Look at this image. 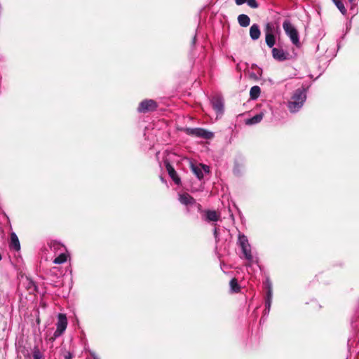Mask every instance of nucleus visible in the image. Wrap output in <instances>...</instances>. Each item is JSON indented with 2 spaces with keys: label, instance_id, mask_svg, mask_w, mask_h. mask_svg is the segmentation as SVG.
Wrapping results in <instances>:
<instances>
[{
  "label": "nucleus",
  "instance_id": "nucleus-16",
  "mask_svg": "<svg viewBox=\"0 0 359 359\" xmlns=\"http://www.w3.org/2000/svg\"><path fill=\"white\" fill-rule=\"evenodd\" d=\"M191 168L194 175L197 177L198 180H201L203 178V172L200 164L198 165H195L194 164L191 165Z\"/></svg>",
  "mask_w": 359,
  "mask_h": 359
},
{
  "label": "nucleus",
  "instance_id": "nucleus-14",
  "mask_svg": "<svg viewBox=\"0 0 359 359\" xmlns=\"http://www.w3.org/2000/svg\"><path fill=\"white\" fill-rule=\"evenodd\" d=\"M241 249H242V252L245 256V258L249 261L250 262L252 263L254 262H257V260H255L254 259V257L251 253V246L249 245V246H245V247H241Z\"/></svg>",
  "mask_w": 359,
  "mask_h": 359
},
{
  "label": "nucleus",
  "instance_id": "nucleus-20",
  "mask_svg": "<svg viewBox=\"0 0 359 359\" xmlns=\"http://www.w3.org/2000/svg\"><path fill=\"white\" fill-rule=\"evenodd\" d=\"M230 289L232 292H240L241 287L239 286L238 281L236 278H232L229 283Z\"/></svg>",
  "mask_w": 359,
  "mask_h": 359
},
{
  "label": "nucleus",
  "instance_id": "nucleus-13",
  "mask_svg": "<svg viewBox=\"0 0 359 359\" xmlns=\"http://www.w3.org/2000/svg\"><path fill=\"white\" fill-rule=\"evenodd\" d=\"M10 248L14 249L16 251H18L20 249V241L15 233H12L11 235Z\"/></svg>",
  "mask_w": 359,
  "mask_h": 359
},
{
  "label": "nucleus",
  "instance_id": "nucleus-12",
  "mask_svg": "<svg viewBox=\"0 0 359 359\" xmlns=\"http://www.w3.org/2000/svg\"><path fill=\"white\" fill-rule=\"evenodd\" d=\"M49 246L50 248V250L54 252H57L58 251L62 252L66 250L65 247L62 243L56 241H50V243H49Z\"/></svg>",
  "mask_w": 359,
  "mask_h": 359
},
{
  "label": "nucleus",
  "instance_id": "nucleus-36",
  "mask_svg": "<svg viewBox=\"0 0 359 359\" xmlns=\"http://www.w3.org/2000/svg\"><path fill=\"white\" fill-rule=\"evenodd\" d=\"M236 68H237L238 70H241L239 65H237Z\"/></svg>",
  "mask_w": 359,
  "mask_h": 359
},
{
  "label": "nucleus",
  "instance_id": "nucleus-23",
  "mask_svg": "<svg viewBox=\"0 0 359 359\" xmlns=\"http://www.w3.org/2000/svg\"><path fill=\"white\" fill-rule=\"evenodd\" d=\"M238 244L241 246V248L250 245L249 244L247 236H245L244 234L241 233L238 235Z\"/></svg>",
  "mask_w": 359,
  "mask_h": 359
},
{
  "label": "nucleus",
  "instance_id": "nucleus-2",
  "mask_svg": "<svg viewBox=\"0 0 359 359\" xmlns=\"http://www.w3.org/2000/svg\"><path fill=\"white\" fill-rule=\"evenodd\" d=\"M265 287L266 289V294L265 298V309L264 311L263 316L260 320V323L264 322L266 320V317L269 315L271 309V306L272 303L273 298V290H272V283L271 282L267 279L264 283Z\"/></svg>",
  "mask_w": 359,
  "mask_h": 359
},
{
  "label": "nucleus",
  "instance_id": "nucleus-1",
  "mask_svg": "<svg viewBox=\"0 0 359 359\" xmlns=\"http://www.w3.org/2000/svg\"><path fill=\"white\" fill-rule=\"evenodd\" d=\"M306 99L305 90L304 88L297 89L287 103L289 111L291 113L297 112L302 107Z\"/></svg>",
  "mask_w": 359,
  "mask_h": 359
},
{
  "label": "nucleus",
  "instance_id": "nucleus-21",
  "mask_svg": "<svg viewBox=\"0 0 359 359\" xmlns=\"http://www.w3.org/2000/svg\"><path fill=\"white\" fill-rule=\"evenodd\" d=\"M67 258L66 254L64 252H62L56 258H55L53 263L55 264H63L67 261Z\"/></svg>",
  "mask_w": 359,
  "mask_h": 359
},
{
  "label": "nucleus",
  "instance_id": "nucleus-10",
  "mask_svg": "<svg viewBox=\"0 0 359 359\" xmlns=\"http://www.w3.org/2000/svg\"><path fill=\"white\" fill-rule=\"evenodd\" d=\"M211 104L213 109L219 114H222L224 111V102L220 97H214L211 100Z\"/></svg>",
  "mask_w": 359,
  "mask_h": 359
},
{
  "label": "nucleus",
  "instance_id": "nucleus-37",
  "mask_svg": "<svg viewBox=\"0 0 359 359\" xmlns=\"http://www.w3.org/2000/svg\"><path fill=\"white\" fill-rule=\"evenodd\" d=\"M255 67H257L256 65H252V68H255Z\"/></svg>",
  "mask_w": 359,
  "mask_h": 359
},
{
  "label": "nucleus",
  "instance_id": "nucleus-6",
  "mask_svg": "<svg viewBox=\"0 0 359 359\" xmlns=\"http://www.w3.org/2000/svg\"><path fill=\"white\" fill-rule=\"evenodd\" d=\"M157 107V103L154 100H144L140 103L137 110L140 113H147L155 111Z\"/></svg>",
  "mask_w": 359,
  "mask_h": 359
},
{
  "label": "nucleus",
  "instance_id": "nucleus-26",
  "mask_svg": "<svg viewBox=\"0 0 359 359\" xmlns=\"http://www.w3.org/2000/svg\"><path fill=\"white\" fill-rule=\"evenodd\" d=\"M257 69H258V70H257V73H254V72L249 73V77L251 79H253L254 81H257L260 78V76H262V69L261 68H257Z\"/></svg>",
  "mask_w": 359,
  "mask_h": 359
},
{
  "label": "nucleus",
  "instance_id": "nucleus-3",
  "mask_svg": "<svg viewBox=\"0 0 359 359\" xmlns=\"http://www.w3.org/2000/svg\"><path fill=\"white\" fill-rule=\"evenodd\" d=\"M283 27L285 34L290 37L292 43L294 45L299 46V34L292 23L289 20H285L283 23Z\"/></svg>",
  "mask_w": 359,
  "mask_h": 359
},
{
  "label": "nucleus",
  "instance_id": "nucleus-32",
  "mask_svg": "<svg viewBox=\"0 0 359 359\" xmlns=\"http://www.w3.org/2000/svg\"><path fill=\"white\" fill-rule=\"evenodd\" d=\"M247 0H235V2L237 5H242L245 3H246Z\"/></svg>",
  "mask_w": 359,
  "mask_h": 359
},
{
  "label": "nucleus",
  "instance_id": "nucleus-25",
  "mask_svg": "<svg viewBox=\"0 0 359 359\" xmlns=\"http://www.w3.org/2000/svg\"><path fill=\"white\" fill-rule=\"evenodd\" d=\"M265 35L267 34H273L275 33V25L271 22H268L265 25L264 28Z\"/></svg>",
  "mask_w": 359,
  "mask_h": 359
},
{
  "label": "nucleus",
  "instance_id": "nucleus-22",
  "mask_svg": "<svg viewBox=\"0 0 359 359\" xmlns=\"http://www.w3.org/2000/svg\"><path fill=\"white\" fill-rule=\"evenodd\" d=\"M238 244L241 246V248L250 245L249 244L247 236H245L244 234L241 233L238 235Z\"/></svg>",
  "mask_w": 359,
  "mask_h": 359
},
{
  "label": "nucleus",
  "instance_id": "nucleus-34",
  "mask_svg": "<svg viewBox=\"0 0 359 359\" xmlns=\"http://www.w3.org/2000/svg\"><path fill=\"white\" fill-rule=\"evenodd\" d=\"M214 236H215V238L217 239V238L218 236V232H217V228H215V229H214Z\"/></svg>",
  "mask_w": 359,
  "mask_h": 359
},
{
  "label": "nucleus",
  "instance_id": "nucleus-8",
  "mask_svg": "<svg viewBox=\"0 0 359 359\" xmlns=\"http://www.w3.org/2000/svg\"><path fill=\"white\" fill-rule=\"evenodd\" d=\"M272 55L275 60L280 62H283L290 59L289 53L284 51L283 49H279L277 48H273Z\"/></svg>",
  "mask_w": 359,
  "mask_h": 359
},
{
  "label": "nucleus",
  "instance_id": "nucleus-39",
  "mask_svg": "<svg viewBox=\"0 0 359 359\" xmlns=\"http://www.w3.org/2000/svg\"><path fill=\"white\" fill-rule=\"evenodd\" d=\"M161 180L162 182H164V180H163V177H161Z\"/></svg>",
  "mask_w": 359,
  "mask_h": 359
},
{
  "label": "nucleus",
  "instance_id": "nucleus-15",
  "mask_svg": "<svg viewBox=\"0 0 359 359\" xmlns=\"http://www.w3.org/2000/svg\"><path fill=\"white\" fill-rule=\"evenodd\" d=\"M238 22L240 26L246 27L250 25V19L248 15L245 14H241L238 16Z\"/></svg>",
  "mask_w": 359,
  "mask_h": 359
},
{
  "label": "nucleus",
  "instance_id": "nucleus-9",
  "mask_svg": "<svg viewBox=\"0 0 359 359\" xmlns=\"http://www.w3.org/2000/svg\"><path fill=\"white\" fill-rule=\"evenodd\" d=\"M165 168L168 171V173L170 177L173 180V182L179 185L181 183V180L178 176L177 172L175 168L171 165V164L168 161H165Z\"/></svg>",
  "mask_w": 359,
  "mask_h": 359
},
{
  "label": "nucleus",
  "instance_id": "nucleus-27",
  "mask_svg": "<svg viewBox=\"0 0 359 359\" xmlns=\"http://www.w3.org/2000/svg\"><path fill=\"white\" fill-rule=\"evenodd\" d=\"M334 4L343 15L346 13V9L341 0H337Z\"/></svg>",
  "mask_w": 359,
  "mask_h": 359
},
{
  "label": "nucleus",
  "instance_id": "nucleus-31",
  "mask_svg": "<svg viewBox=\"0 0 359 359\" xmlns=\"http://www.w3.org/2000/svg\"><path fill=\"white\" fill-rule=\"evenodd\" d=\"M200 166L201 167L202 170H203V172H209L210 171V168H209V166L206 165H203V164H200Z\"/></svg>",
  "mask_w": 359,
  "mask_h": 359
},
{
  "label": "nucleus",
  "instance_id": "nucleus-4",
  "mask_svg": "<svg viewBox=\"0 0 359 359\" xmlns=\"http://www.w3.org/2000/svg\"><path fill=\"white\" fill-rule=\"evenodd\" d=\"M67 326V318L66 315L59 313L57 316V322L56 323V330L54 332L53 336L50 339L54 341L56 338L61 336L65 331Z\"/></svg>",
  "mask_w": 359,
  "mask_h": 359
},
{
  "label": "nucleus",
  "instance_id": "nucleus-33",
  "mask_svg": "<svg viewBox=\"0 0 359 359\" xmlns=\"http://www.w3.org/2000/svg\"><path fill=\"white\" fill-rule=\"evenodd\" d=\"M90 355H92V357H93V359H100V358H98V356H97L95 353H93V352H91V353H90Z\"/></svg>",
  "mask_w": 359,
  "mask_h": 359
},
{
  "label": "nucleus",
  "instance_id": "nucleus-35",
  "mask_svg": "<svg viewBox=\"0 0 359 359\" xmlns=\"http://www.w3.org/2000/svg\"><path fill=\"white\" fill-rule=\"evenodd\" d=\"M196 34L194 35V38H193V41H192V44L194 45L195 43H196Z\"/></svg>",
  "mask_w": 359,
  "mask_h": 359
},
{
  "label": "nucleus",
  "instance_id": "nucleus-18",
  "mask_svg": "<svg viewBox=\"0 0 359 359\" xmlns=\"http://www.w3.org/2000/svg\"><path fill=\"white\" fill-rule=\"evenodd\" d=\"M261 89L258 86H254L250 88V95L252 100H256L260 95Z\"/></svg>",
  "mask_w": 359,
  "mask_h": 359
},
{
  "label": "nucleus",
  "instance_id": "nucleus-30",
  "mask_svg": "<svg viewBox=\"0 0 359 359\" xmlns=\"http://www.w3.org/2000/svg\"><path fill=\"white\" fill-rule=\"evenodd\" d=\"M63 357L65 359H71L72 358V354L69 351H65L63 353Z\"/></svg>",
  "mask_w": 359,
  "mask_h": 359
},
{
  "label": "nucleus",
  "instance_id": "nucleus-5",
  "mask_svg": "<svg viewBox=\"0 0 359 359\" xmlns=\"http://www.w3.org/2000/svg\"><path fill=\"white\" fill-rule=\"evenodd\" d=\"M186 133L189 135H192L194 137H202L205 140L212 139L214 137V133L205 130L203 128H188L186 129Z\"/></svg>",
  "mask_w": 359,
  "mask_h": 359
},
{
  "label": "nucleus",
  "instance_id": "nucleus-28",
  "mask_svg": "<svg viewBox=\"0 0 359 359\" xmlns=\"http://www.w3.org/2000/svg\"><path fill=\"white\" fill-rule=\"evenodd\" d=\"M33 359H44L41 352L36 348L33 351Z\"/></svg>",
  "mask_w": 359,
  "mask_h": 359
},
{
  "label": "nucleus",
  "instance_id": "nucleus-24",
  "mask_svg": "<svg viewBox=\"0 0 359 359\" xmlns=\"http://www.w3.org/2000/svg\"><path fill=\"white\" fill-rule=\"evenodd\" d=\"M263 118V114H258L248 121V123L256 124L259 123Z\"/></svg>",
  "mask_w": 359,
  "mask_h": 359
},
{
  "label": "nucleus",
  "instance_id": "nucleus-17",
  "mask_svg": "<svg viewBox=\"0 0 359 359\" xmlns=\"http://www.w3.org/2000/svg\"><path fill=\"white\" fill-rule=\"evenodd\" d=\"M219 219V215L215 210H208L206 212V220L209 222H217Z\"/></svg>",
  "mask_w": 359,
  "mask_h": 359
},
{
  "label": "nucleus",
  "instance_id": "nucleus-11",
  "mask_svg": "<svg viewBox=\"0 0 359 359\" xmlns=\"http://www.w3.org/2000/svg\"><path fill=\"white\" fill-rule=\"evenodd\" d=\"M261 32L257 24H253L250 28V36L253 40H257L260 36Z\"/></svg>",
  "mask_w": 359,
  "mask_h": 359
},
{
  "label": "nucleus",
  "instance_id": "nucleus-7",
  "mask_svg": "<svg viewBox=\"0 0 359 359\" xmlns=\"http://www.w3.org/2000/svg\"><path fill=\"white\" fill-rule=\"evenodd\" d=\"M179 201L182 204L187 206L196 205L199 210L201 208V205L197 203L196 200L187 193L180 194Z\"/></svg>",
  "mask_w": 359,
  "mask_h": 359
},
{
  "label": "nucleus",
  "instance_id": "nucleus-29",
  "mask_svg": "<svg viewBox=\"0 0 359 359\" xmlns=\"http://www.w3.org/2000/svg\"><path fill=\"white\" fill-rule=\"evenodd\" d=\"M246 3L248 4V5L250 7H251L252 8H257L259 6V5L257 3L256 0H247Z\"/></svg>",
  "mask_w": 359,
  "mask_h": 359
},
{
  "label": "nucleus",
  "instance_id": "nucleus-38",
  "mask_svg": "<svg viewBox=\"0 0 359 359\" xmlns=\"http://www.w3.org/2000/svg\"><path fill=\"white\" fill-rule=\"evenodd\" d=\"M353 1H354V0H348V1H349L350 3H351V4L353 2Z\"/></svg>",
  "mask_w": 359,
  "mask_h": 359
},
{
  "label": "nucleus",
  "instance_id": "nucleus-19",
  "mask_svg": "<svg viewBox=\"0 0 359 359\" xmlns=\"http://www.w3.org/2000/svg\"><path fill=\"white\" fill-rule=\"evenodd\" d=\"M265 41H266V45L269 48H273V46L275 45V43H276L274 34H267L266 35H265Z\"/></svg>",
  "mask_w": 359,
  "mask_h": 359
}]
</instances>
